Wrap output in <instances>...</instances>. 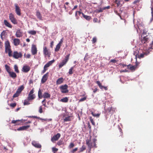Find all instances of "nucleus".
Here are the masks:
<instances>
[{
	"label": "nucleus",
	"mask_w": 153,
	"mask_h": 153,
	"mask_svg": "<svg viewBox=\"0 0 153 153\" xmlns=\"http://www.w3.org/2000/svg\"><path fill=\"white\" fill-rule=\"evenodd\" d=\"M5 47V52L8 53V56L11 57L12 56V51L11 50V46L9 41L7 40L4 43Z\"/></svg>",
	"instance_id": "1"
},
{
	"label": "nucleus",
	"mask_w": 153,
	"mask_h": 153,
	"mask_svg": "<svg viewBox=\"0 0 153 153\" xmlns=\"http://www.w3.org/2000/svg\"><path fill=\"white\" fill-rule=\"evenodd\" d=\"M70 56V54H68L65 57L64 59L62 60L59 65V68H61L66 64L69 59Z\"/></svg>",
	"instance_id": "2"
},
{
	"label": "nucleus",
	"mask_w": 153,
	"mask_h": 153,
	"mask_svg": "<svg viewBox=\"0 0 153 153\" xmlns=\"http://www.w3.org/2000/svg\"><path fill=\"white\" fill-rule=\"evenodd\" d=\"M68 86L67 85L65 84L61 86L60 87L61 92L63 94L66 93L68 92Z\"/></svg>",
	"instance_id": "3"
},
{
	"label": "nucleus",
	"mask_w": 153,
	"mask_h": 153,
	"mask_svg": "<svg viewBox=\"0 0 153 153\" xmlns=\"http://www.w3.org/2000/svg\"><path fill=\"white\" fill-rule=\"evenodd\" d=\"M11 56H13V58L15 59H18L22 57V53L21 52L19 53L16 51H14Z\"/></svg>",
	"instance_id": "4"
},
{
	"label": "nucleus",
	"mask_w": 153,
	"mask_h": 153,
	"mask_svg": "<svg viewBox=\"0 0 153 153\" xmlns=\"http://www.w3.org/2000/svg\"><path fill=\"white\" fill-rule=\"evenodd\" d=\"M43 52L45 57L47 56L50 57L51 55V53L49 51L46 46H44L43 48Z\"/></svg>",
	"instance_id": "5"
},
{
	"label": "nucleus",
	"mask_w": 153,
	"mask_h": 153,
	"mask_svg": "<svg viewBox=\"0 0 153 153\" xmlns=\"http://www.w3.org/2000/svg\"><path fill=\"white\" fill-rule=\"evenodd\" d=\"M9 19L13 24L16 25L17 24V19L15 18L14 15L12 13L9 14Z\"/></svg>",
	"instance_id": "6"
},
{
	"label": "nucleus",
	"mask_w": 153,
	"mask_h": 153,
	"mask_svg": "<svg viewBox=\"0 0 153 153\" xmlns=\"http://www.w3.org/2000/svg\"><path fill=\"white\" fill-rule=\"evenodd\" d=\"M61 136V134L58 133L54 135L51 138V140L52 142L54 143L55 141L57 140Z\"/></svg>",
	"instance_id": "7"
},
{
	"label": "nucleus",
	"mask_w": 153,
	"mask_h": 153,
	"mask_svg": "<svg viewBox=\"0 0 153 153\" xmlns=\"http://www.w3.org/2000/svg\"><path fill=\"white\" fill-rule=\"evenodd\" d=\"M15 11L16 14L18 16H20L21 15V9L20 7L18 6L17 4H15Z\"/></svg>",
	"instance_id": "8"
},
{
	"label": "nucleus",
	"mask_w": 153,
	"mask_h": 153,
	"mask_svg": "<svg viewBox=\"0 0 153 153\" xmlns=\"http://www.w3.org/2000/svg\"><path fill=\"white\" fill-rule=\"evenodd\" d=\"M86 144L90 150L93 147V143L91 141V137H90L89 139H88L86 140Z\"/></svg>",
	"instance_id": "9"
},
{
	"label": "nucleus",
	"mask_w": 153,
	"mask_h": 153,
	"mask_svg": "<svg viewBox=\"0 0 153 153\" xmlns=\"http://www.w3.org/2000/svg\"><path fill=\"white\" fill-rule=\"evenodd\" d=\"M30 69V66L27 65H24L22 69V71L25 73H27Z\"/></svg>",
	"instance_id": "10"
},
{
	"label": "nucleus",
	"mask_w": 153,
	"mask_h": 153,
	"mask_svg": "<svg viewBox=\"0 0 153 153\" xmlns=\"http://www.w3.org/2000/svg\"><path fill=\"white\" fill-rule=\"evenodd\" d=\"M96 83L98 85L100 88L101 90H103V89H104V90L105 91H107L108 90V88L107 87H105L102 86L101 83L100 82V81H97L96 82Z\"/></svg>",
	"instance_id": "11"
},
{
	"label": "nucleus",
	"mask_w": 153,
	"mask_h": 153,
	"mask_svg": "<svg viewBox=\"0 0 153 153\" xmlns=\"http://www.w3.org/2000/svg\"><path fill=\"white\" fill-rule=\"evenodd\" d=\"M48 72L44 75L42 79L41 82L42 83H44L46 82L48 77Z\"/></svg>",
	"instance_id": "12"
},
{
	"label": "nucleus",
	"mask_w": 153,
	"mask_h": 153,
	"mask_svg": "<svg viewBox=\"0 0 153 153\" xmlns=\"http://www.w3.org/2000/svg\"><path fill=\"white\" fill-rule=\"evenodd\" d=\"M31 52L33 55H35L37 53V50L36 45H32L31 49Z\"/></svg>",
	"instance_id": "13"
},
{
	"label": "nucleus",
	"mask_w": 153,
	"mask_h": 153,
	"mask_svg": "<svg viewBox=\"0 0 153 153\" xmlns=\"http://www.w3.org/2000/svg\"><path fill=\"white\" fill-rule=\"evenodd\" d=\"M149 52L148 51L143 52L142 53H140V55H138V57L140 59L143 58L145 56L148 55L149 54Z\"/></svg>",
	"instance_id": "14"
},
{
	"label": "nucleus",
	"mask_w": 153,
	"mask_h": 153,
	"mask_svg": "<svg viewBox=\"0 0 153 153\" xmlns=\"http://www.w3.org/2000/svg\"><path fill=\"white\" fill-rule=\"evenodd\" d=\"M32 144L35 147L37 148H41L42 147L41 144L34 141H33L32 142Z\"/></svg>",
	"instance_id": "15"
},
{
	"label": "nucleus",
	"mask_w": 153,
	"mask_h": 153,
	"mask_svg": "<svg viewBox=\"0 0 153 153\" xmlns=\"http://www.w3.org/2000/svg\"><path fill=\"white\" fill-rule=\"evenodd\" d=\"M30 127V125H27V126H23L19 127L17 129V130L18 131H22L24 130H26L27 129Z\"/></svg>",
	"instance_id": "16"
},
{
	"label": "nucleus",
	"mask_w": 153,
	"mask_h": 153,
	"mask_svg": "<svg viewBox=\"0 0 153 153\" xmlns=\"http://www.w3.org/2000/svg\"><path fill=\"white\" fill-rule=\"evenodd\" d=\"M15 35L17 37H20L23 35L22 33L20 30H17Z\"/></svg>",
	"instance_id": "17"
},
{
	"label": "nucleus",
	"mask_w": 153,
	"mask_h": 153,
	"mask_svg": "<svg viewBox=\"0 0 153 153\" xmlns=\"http://www.w3.org/2000/svg\"><path fill=\"white\" fill-rule=\"evenodd\" d=\"M54 61L55 60L54 59L50 61L44 65V67L45 68H47L51 65L54 62Z\"/></svg>",
	"instance_id": "18"
},
{
	"label": "nucleus",
	"mask_w": 153,
	"mask_h": 153,
	"mask_svg": "<svg viewBox=\"0 0 153 153\" xmlns=\"http://www.w3.org/2000/svg\"><path fill=\"white\" fill-rule=\"evenodd\" d=\"M149 38L147 36H146L143 37L141 40L142 43L144 44L147 43L149 42Z\"/></svg>",
	"instance_id": "19"
},
{
	"label": "nucleus",
	"mask_w": 153,
	"mask_h": 153,
	"mask_svg": "<svg viewBox=\"0 0 153 153\" xmlns=\"http://www.w3.org/2000/svg\"><path fill=\"white\" fill-rule=\"evenodd\" d=\"M64 80V79L62 77L59 78L56 81L57 85L61 84L62 83Z\"/></svg>",
	"instance_id": "20"
},
{
	"label": "nucleus",
	"mask_w": 153,
	"mask_h": 153,
	"mask_svg": "<svg viewBox=\"0 0 153 153\" xmlns=\"http://www.w3.org/2000/svg\"><path fill=\"white\" fill-rule=\"evenodd\" d=\"M4 25L10 28L12 27V25L6 20H4Z\"/></svg>",
	"instance_id": "21"
},
{
	"label": "nucleus",
	"mask_w": 153,
	"mask_h": 153,
	"mask_svg": "<svg viewBox=\"0 0 153 153\" xmlns=\"http://www.w3.org/2000/svg\"><path fill=\"white\" fill-rule=\"evenodd\" d=\"M20 40L18 39H15L13 40L14 45L15 46H17L19 45L20 43Z\"/></svg>",
	"instance_id": "22"
},
{
	"label": "nucleus",
	"mask_w": 153,
	"mask_h": 153,
	"mask_svg": "<svg viewBox=\"0 0 153 153\" xmlns=\"http://www.w3.org/2000/svg\"><path fill=\"white\" fill-rule=\"evenodd\" d=\"M10 76L13 79H15L17 77L16 74L13 72H10L9 73Z\"/></svg>",
	"instance_id": "23"
},
{
	"label": "nucleus",
	"mask_w": 153,
	"mask_h": 153,
	"mask_svg": "<svg viewBox=\"0 0 153 153\" xmlns=\"http://www.w3.org/2000/svg\"><path fill=\"white\" fill-rule=\"evenodd\" d=\"M36 97L35 95L28 94L27 99L30 101L33 100Z\"/></svg>",
	"instance_id": "24"
},
{
	"label": "nucleus",
	"mask_w": 153,
	"mask_h": 153,
	"mask_svg": "<svg viewBox=\"0 0 153 153\" xmlns=\"http://www.w3.org/2000/svg\"><path fill=\"white\" fill-rule=\"evenodd\" d=\"M83 17L88 21H90L91 19V17L90 16L85 15L83 13H82Z\"/></svg>",
	"instance_id": "25"
},
{
	"label": "nucleus",
	"mask_w": 153,
	"mask_h": 153,
	"mask_svg": "<svg viewBox=\"0 0 153 153\" xmlns=\"http://www.w3.org/2000/svg\"><path fill=\"white\" fill-rule=\"evenodd\" d=\"M36 15L37 18L40 20H42V16L40 13L38 11H37L36 12Z\"/></svg>",
	"instance_id": "26"
},
{
	"label": "nucleus",
	"mask_w": 153,
	"mask_h": 153,
	"mask_svg": "<svg viewBox=\"0 0 153 153\" xmlns=\"http://www.w3.org/2000/svg\"><path fill=\"white\" fill-rule=\"evenodd\" d=\"M51 97V95L47 92H45L43 94V97L45 98H49Z\"/></svg>",
	"instance_id": "27"
},
{
	"label": "nucleus",
	"mask_w": 153,
	"mask_h": 153,
	"mask_svg": "<svg viewBox=\"0 0 153 153\" xmlns=\"http://www.w3.org/2000/svg\"><path fill=\"white\" fill-rule=\"evenodd\" d=\"M137 63H136L135 65L134 66H130L129 68L128 67V68H129V69L131 71H134L135 69L137 68Z\"/></svg>",
	"instance_id": "28"
},
{
	"label": "nucleus",
	"mask_w": 153,
	"mask_h": 153,
	"mask_svg": "<svg viewBox=\"0 0 153 153\" xmlns=\"http://www.w3.org/2000/svg\"><path fill=\"white\" fill-rule=\"evenodd\" d=\"M24 87L23 85H22L19 87L17 89L16 91L20 93L24 89Z\"/></svg>",
	"instance_id": "29"
},
{
	"label": "nucleus",
	"mask_w": 153,
	"mask_h": 153,
	"mask_svg": "<svg viewBox=\"0 0 153 153\" xmlns=\"http://www.w3.org/2000/svg\"><path fill=\"white\" fill-rule=\"evenodd\" d=\"M68 99L67 97H65L64 98L61 99L60 100V101L63 102H68Z\"/></svg>",
	"instance_id": "30"
},
{
	"label": "nucleus",
	"mask_w": 153,
	"mask_h": 153,
	"mask_svg": "<svg viewBox=\"0 0 153 153\" xmlns=\"http://www.w3.org/2000/svg\"><path fill=\"white\" fill-rule=\"evenodd\" d=\"M82 13H83L81 12L80 11H76L75 14V16L76 17V19L78 20L79 19V17L77 16V13H78L79 15H80L81 14H82Z\"/></svg>",
	"instance_id": "31"
},
{
	"label": "nucleus",
	"mask_w": 153,
	"mask_h": 153,
	"mask_svg": "<svg viewBox=\"0 0 153 153\" xmlns=\"http://www.w3.org/2000/svg\"><path fill=\"white\" fill-rule=\"evenodd\" d=\"M5 67L8 73L11 72V69L9 66L8 65H5Z\"/></svg>",
	"instance_id": "32"
},
{
	"label": "nucleus",
	"mask_w": 153,
	"mask_h": 153,
	"mask_svg": "<svg viewBox=\"0 0 153 153\" xmlns=\"http://www.w3.org/2000/svg\"><path fill=\"white\" fill-rule=\"evenodd\" d=\"M30 100H29L27 99L25 100L23 104L24 105H28L30 104V103L29 102V101H30Z\"/></svg>",
	"instance_id": "33"
},
{
	"label": "nucleus",
	"mask_w": 153,
	"mask_h": 153,
	"mask_svg": "<svg viewBox=\"0 0 153 153\" xmlns=\"http://www.w3.org/2000/svg\"><path fill=\"white\" fill-rule=\"evenodd\" d=\"M72 117L71 116H68L67 117H65V118L64 119V122L69 121L71 120V118Z\"/></svg>",
	"instance_id": "34"
},
{
	"label": "nucleus",
	"mask_w": 153,
	"mask_h": 153,
	"mask_svg": "<svg viewBox=\"0 0 153 153\" xmlns=\"http://www.w3.org/2000/svg\"><path fill=\"white\" fill-rule=\"evenodd\" d=\"M38 96L40 99L42 98L43 97V95H42V92L40 89H39L38 91Z\"/></svg>",
	"instance_id": "35"
},
{
	"label": "nucleus",
	"mask_w": 153,
	"mask_h": 153,
	"mask_svg": "<svg viewBox=\"0 0 153 153\" xmlns=\"http://www.w3.org/2000/svg\"><path fill=\"white\" fill-rule=\"evenodd\" d=\"M28 33L32 35H35L36 34V31L35 30H30L28 32Z\"/></svg>",
	"instance_id": "36"
},
{
	"label": "nucleus",
	"mask_w": 153,
	"mask_h": 153,
	"mask_svg": "<svg viewBox=\"0 0 153 153\" xmlns=\"http://www.w3.org/2000/svg\"><path fill=\"white\" fill-rule=\"evenodd\" d=\"M14 69L15 71L17 73H19V71L18 69V68L17 65H14Z\"/></svg>",
	"instance_id": "37"
},
{
	"label": "nucleus",
	"mask_w": 153,
	"mask_h": 153,
	"mask_svg": "<svg viewBox=\"0 0 153 153\" xmlns=\"http://www.w3.org/2000/svg\"><path fill=\"white\" fill-rule=\"evenodd\" d=\"M86 149V147L84 146L83 145L82 147L80 148V151H79V152H82L84 151Z\"/></svg>",
	"instance_id": "38"
},
{
	"label": "nucleus",
	"mask_w": 153,
	"mask_h": 153,
	"mask_svg": "<svg viewBox=\"0 0 153 153\" xmlns=\"http://www.w3.org/2000/svg\"><path fill=\"white\" fill-rule=\"evenodd\" d=\"M61 45H59V44H57L55 49V51H58L59 50V49H60Z\"/></svg>",
	"instance_id": "39"
},
{
	"label": "nucleus",
	"mask_w": 153,
	"mask_h": 153,
	"mask_svg": "<svg viewBox=\"0 0 153 153\" xmlns=\"http://www.w3.org/2000/svg\"><path fill=\"white\" fill-rule=\"evenodd\" d=\"M74 66L71 67L69 70L68 74L69 75H71L73 74V70L74 68Z\"/></svg>",
	"instance_id": "40"
},
{
	"label": "nucleus",
	"mask_w": 153,
	"mask_h": 153,
	"mask_svg": "<svg viewBox=\"0 0 153 153\" xmlns=\"http://www.w3.org/2000/svg\"><path fill=\"white\" fill-rule=\"evenodd\" d=\"M20 94V93L17 91H16V93L13 95V97L14 98L18 97L19 96Z\"/></svg>",
	"instance_id": "41"
},
{
	"label": "nucleus",
	"mask_w": 153,
	"mask_h": 153,
	"mask_svg": "<svg viewBox=\"0 0 153 153\" xmlns=\"http://www.w3.org/2000/svg\"><path fill=\"white\" fill-rule=\"evenodd\" d=\"M89 119L91 121V122L92 125L94 126L95 125V123L93 119H92V117H90Z\"/></svg>",
	"instance_id": "42"
},
{
	"label": "nucleus",
	"mask_w": 153,
	"mask_h": 153,
	"mask_svg": "<svg viewBox=\"0 0 153 153\" xmlns=\"http://www.w3.org/2000/svg\"><path fill=\"white\" fill-rule=\"evenodd\" d=\"M115 3L116 4H117V7H118L120 6V1L118 0H115Z\"/></svg>",
	"instance_id": "43"
},
{
	"label": "nucleus",
	"mask_w": 153,
	"mask_h": 153,
	"mask_svg": "<svg viewBox=\"0 0 153 153\" xmlns=\"http://www.w3.org/2000/svg\"><path fill=\"white\" fill-rule=\"evenodd\" d=\"M63 144V141L62 140H61L59 141L57 143V144L58 146H60L62 145Z\"/></svg>",
	"instance_id": "44"
},
{
	"label": "nucleus",
	"mask_w": 153,
	"mask_h": 153,
	"mask_svg": "<svg viewBox=\"0 0 153 153\" xmlns=\"http://www.w3.org/2000/svg\"><path fill=\"white\" fill-rule=\"evenodd\" d=\"M28 117H30V118H37L38 119H40L41 120H43L42 118H41L39 117H37L36 116H28Z\"/></svg>",
	"instance_id": "45"
},
{
	"label": "nucleus",
	"mask_w": 153,
	"mask_h": 153,
	"mask_svg": "<svg viewBox=\"0 0 153 153\" xmlns=\"http://www.w3.org/2000/svg\"><path fill=\"white\" fill-rule=\"evenodd\" d=\"M21 120H13L12 121L11 123L12 124H16V122H19Z\"/></svg>",
	"instance_id": "46"
},
{
	"label": "nucleus",
	"mask_w": 153,
	"mask_h": 153,
	"mask_svg": "<svg viewBox=\"0 0 153 153\" xmlns=\"http://www.w3.org/2000/svg\"><path fill=\"white\" fill-rule=\"evenodd\" d=\"M97 42V38L96 37H94L92 39V42L93 44Z\"/></svg>",
	"instance_id": "47"
},
{
	"label": "nucleus",
	"mask_w": 153,
	"mask_h": 153,
	"mask_svg": "<svg viewBox=\"0 0 153 153\" xmlns=\"http://www.w3.org/2000/svg\"><path fill=\"white\" fill-rule=\"evenodd\" d=\"M92 115L94 117H98L99 116L100 114H94L93 112H92L91 113Z\"/></svg>",
	"instance_id": "48"
},
{
	"label": "nucleus",
	"mask_w": 153,
	"mask_h": 153,
	"mask_svg": "<svg viewBox=\"0 0 153 153\" xmlns=\"http://www.w3.org/2000/svg\"><path fill=\"white\" fill-rule=\"evenodd\" d=\"M74 146V144L73 143H71L69 146V147L70 148H73Z\"/></svg>",
	"instance_id": "49"
},
{
	"label": "nucleus",
	"mask_w": 153,
	"mask_h": 153,
	"mask_svg": "<svg viewBox=\"0 0 153 153\" xmlns=\"http://www.w3.org/2000/svg\"><path fill=\"white\" fill-rule=\"evenodd\" d=\"M16 105V103H11L10 105V106L13 108H14L15 107Z\"/></svg>",
	"instance_id": "50"
},
{
	"label": "nucleus",
	"mask_w": 153,
	"mask_h": 153,
	"mask_svg": "<svg viewBox=\"0 0 153 153\" xmlns=\"http://www.w3.org/2000/svg\"><path fill=\"white\" fill-rule=\"evenodd\" d=\"M39 112L40 113H42L43 112L42 108V106H40L39 107Z\"/></svg>",
	"instance_id": "51"
},
{
	"label": "nucleus",
	"mask_w": 153,
	"mask_h": 153,
	"mask_svg": "<svg viewBox=\"0 0 153 153\" xmlns=\"http://www.w3.org/2000/svg\"><path fill=\"white\" fill-rule=\"evenodd\" d=\"M34 89H32L30 92L28 94H31V95H35V94H33V93H34Z\"/></svg>",
	"instance_id": "52"
},
{
	"label": "nucleus",
	"mask_w": 153,
	"mask_h": 153,
	"mask_svg": "<svg viewBox=\"0 0 153 153\" xmlns=\"http://www.w3.org/2000/svg\"><path fill=\"white\" fill-rule=\"evenodd\" d=\"M52 150L53 152H56L58 150V149L57 148L53 147L52 148Z\"/></svg>",
	"instance_id": "53"
},
{
	"label": "nucleus",
	"mask_w": 153,
	"mask_h": 153,
	"mask_svg": "<svg viewBox=\"0 0 153 153\" xmlns=\"http://www.w3.org/2000/svg\"><path fill=\"white\" fill-rule=\"evenodd\" d=\"M78 150V148H76L74 149H73V150L71 151L72 153H74L76 151Z\"/></svg>",
	"instance_id": "54"
},
{
	"label": "nucleus",
	"mask_w": 153,
	"mask_h": 153,
	"mask_svg": "<svg viewBox=\"0 0 153 153\" xmlns=\"http://www.w3.org/2000/svg\"><path fill=\"white\" fill-rule=\"evenodd\" d=\"M63 38H62L61 39L60 42L58 44H59V45H61L62 44V43L63 42Z\"/></svg>",
	"instance_id": "55"
},
{
	"label": "nucleus",
	"mask_w": 153,
	"mask_h": 153,
	"mask_svg": "<svg viewBox=\"0 0 153 153\" xmlns=\"http://www.w3.org/2000/svg\"><path fill=\"white\" fill-rule=\"evenodd\" d=\"M88 124V128L90 131H91V126L90 125V123L89 122H88L87 123Z\"/></svg>",
	"instance_id": "56"
},
{
	"label": "nucleus",
	"mask_w": 153,
	"mask_h": 153,
	"mask_svg": "<svg viewBox=\"0 0 153 153\" xmlns=\"http://www.w3.org/2000/svg\"><path fill=\"white\" fill-rule=\"evenodd\" d=\"M5 31H3L1 34V35H0L1 36H4L5 37Z\"/></svg>",
	"instance_id": "57"
},
{
	"label": "nucleus",
	"mask_w": 153,
	"mask_h": 153,
	"mask_svg": "<svg viewBox=\"0 0 153 153\" xmlns=\"http://www.w3.org/2000/svg\"><path fill=\"white\" fill-rule=\"evenodd\" d=\"M86 97H84L83 98H81L79 100V102H82L85 101L86 100Z\"/></svg>",
	"instance_id": "58"
},
{
	"label": "nucleus",
	"mask_w": 153,
	"mask_h": 153,
	"mask_svg": "<svg viewBox=\"0 0 153 153\" xmlns=\"http://www.w3.org/2000/svg\"><path fill=\"white\" fill-rule=\"evenodd\" d=\"M117 62V61H116V60H115L114 59H111L110 61V62L113 63H115Z\"/></svg>",
	"instance_id": "59"
},
{
	"label": "nucleus",
	"mask_w": 153,
	"mask_h": 153,
	"mask_svg": "<svg viewBox=\"0 0 153 153\" xmlns=\"http://www.w3.org/2000/svg\"><path fill=\"white\" fill-rule=\"evenodd\" d=\"M140 0H136L135 1H134L133 2V4H136L137 3H139L140 2Z\"/></svg>",
	"instance_id": "60"
},
{
	"label": "nucleus",
	"mask_w": 153,
	"mask_h": 153,
	"mask_svg": "<svg viewBox=\"0 0 153 153\" xmlns=\"http://www.w3.org/2000/svg\"><path fill=\"white\" fill-rule=\"evenodd\" d=\"M47 69H48L47 68H45L44 67V69L42 71V74H44Z\"/></svg>",
	"instance_id": "61"
},
{
	"label": "nucleus",
	"mask_w": 153,
	"mask_h": 153,
	"mask_svg": "<svg viewBox=\"0 0 153 153\" xmlns=\"http://www.w3.org/2000/svg\"><path fill=\"white\" fill-rule=\"evenodd\" d=\"M97 21H98V19L97 18H94L93 20V21L94 22H97Z\"/></svg>",
	"instance_id": "62"
},
{
	"label": "nucleus",
	"mask_w": 153,
	"mask_h": 153,
	"mask_svg": "<svg viewBox=\"0 0 153 153\" xmlns=\"http://www.w3.org/2000/svg\"><path fill=\"white\" fill-rule=\"evenodd\" d=\"M30 54H27L26 55V57L25 58H30Z\"/></svg>",
	"instance_id": "63"
},
{
	"label": "nucleus",
	"mask_w": 153,
	"mask_h": 153,
	"mask_svg": "<svg viewBox=\"0 0 153 153\" xmlns=\"http://www.w3.org/2000/svg\"><path fill=\"white\" fill-rule=\"evenodd\" d=\"M98 89L97 88H96L95 89H94L93 91V92L94 93H95L97 91Z\"/></svg>",
	"instance_id": "64"
}]
</instances>
